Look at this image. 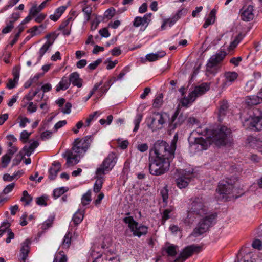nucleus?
<instances>
[{"label": "nucleus", "mask_w": 262, "mask_h": 262, "mask_svg": "<svg viewBox=\"0 0 262 262\" xmlns=\"http://www.w3.org/2000/svg\"><path fill=\"white\" fill-rule=\"evenodd\" d=\"M212 137H206L207 140L202 137H196L195 142L197 148L201 150L207 149L210 144L211 140L221 145L230 144L232 140L230 129L225 126H221L213 130L212 132Z\"/></svg>", "instance_id": "f257e3e1"}, {"label": "nucleus", "mask_w": 262, "mask_h": 262, "mask_svg": "<svg viewBox=\"0 0 262 262\" xmlns=\"http://www.w3.org/2000/svg\"><path fill=\"white\" fill-rule=\"evenodd\" d=\"M93 140V136L91 135L85 136L81 139L77 138L75 140L72 150H68L62 154V157L66 158L67 167L73 166L79 162L78 157L86 152Z\"/></svg>", "instance_id": "f03ea898"}, {"label": "nucleus", "mask_w": 262, "mask_h": 262, "mask_svg": "<svg viewBox=\"0 0 262 262\" xmlns=\"http://www.w3.org/2000/svg\"><path fill=\"white\" fill-rule=\"evenodd\" d=\"M205 204V199L202 196L195 197L192 199L190 210L184 221L185 224L190 226L197 217L207 213V209Z\"/></svg>", "instance_id": "7ed1b4c3"}, {"label": "nucleus", "mask_w": 262, "mask_h": 262, "mask_svg": "<svg viewBox=\"0 0 262 262\" xmlns=\"http://www.w3.org/2000/svg\"><path fill=\"white\" fill-rule=\"evenodd\" d=\"M176 149V141L174 139L172 141L170 146L165 141H157L154 144L153 148L150 150L149 156L173 159Z\"/></svg>", "instance_id": "20e7f679"}, {"label": "nucleus", "mask_w": 262, "mask_h": 262, "mask_svg": "<svg viewBox=\"0 0 262 262\" xmlns=\"http://www.w3.org/2000/svg\"><path fill=\"white\" fill-rule=\"evenodd\" d=\"M171 159L160 158L149 156V170L150 173L154 176L164 174L169 169Z\"/></svg>", "instance_id": "39448f33"}, {"label": "nucleus", "mask_w": 262, "mask_h": 262, "mask_svg": "<svg viewBox=\"0 0 262 262\" xmlns=\"http://www.w3.org/2000/svg\"><path fill=\"white\" fill-rule=\"evenodd\" d=\"M243 126L246 129L262 130V108L254 110L253 115L248 118H242Z\"/></svg>", "instance_id": "423d86ee"}, {"label": "nucleus", "mask_w": 262, "mask_h": 262, "mask_svg": "<svg viewBox=\"0 0 262 262\" xmlns=\"http://www.w3.org/2000/svg\"><path fill=\"white\" fill-rule=\"evenodd\" d=\"M237 181L236 177H233V179L227 178L226 180H222L219 182L217 191L221 199H227V195L233 193Z\"/></svg>", "instance_id": "0eeeda50"}, {"label": "nucleus", "mask_w": 262, "mask_h": 262, "mask_svg": "<svg viewBox=\"0 0 262 262\" xmlns=\"http://www.w3.org/2000/svg\"><path fill=\"white\" fill-rule=\"evenodd\" d=\"M214 219L215 216L213 215L206 216L203 218L193 229L191 236L197 237L205 233L212 224Z\"/></svg>", "instance_id": "6e6552de"}, {"label": "nucleus", "mask_w": 262, "mask_h": 262, "mask_svg": "<svg viewBox=\"0 0 262 262\" xmlns=\"http://www.w3.org/2000/svg\"><path fill=\"white\" fill-rule=\"evenodd\" d=\"M123 221L128 224L129 228L134 236L141 237L142 235H146L147 233L148 228L146 226L139 225L135 221L132 216L125 217Z\"/></svg>", "instance_id": "1a4fd4ad"}, {"label": "nucleus", "mask_w": 262, "mask_h": 262, "mask_svg": "<svg viewBox=\"0 0 262 262\" xmlns=\"http://www.w3.org/2000/svg\"><path fill=\"white\" fill-rule=\"evenodd\" d=\"M116 163L115 154L110 153L104 160L102 163L99 166L96 171L97 176H104L108 173L115 166Z\"/></svg>", "instance_id": "9d476101"}, {"label": "nucleus", "mask_w": 262, "mask_h": 262, "mask_svg": "<svg viewBox=\"0 0 262 262\" xmlns=\"http://www.w3.org/2000/svg\"><path fill=\"white\" fill-rule=\"evenodd\" d=\"M169 118V115L164 112H154L151 117V123L149 127L153 130L161 129Z\"/></svg>", "instance_id": "9b49d317"}, {"label": "nucleus", "mask_w": 262, "mask_h": 262, "mask_svg": "<svg viewBox=\"0 0 262 262\" xmlns=\"http://www.w3.org/2000/svg\"><path fill=\"white\" fill-rule=\"evenodd\" d=\"M194 177L193 170H183L180 176L176 179L177 186L180 189L186 188L189 183L191 179Z\"/></svg>", "instance_id": "f8f14e48"}, {"label": "nucleus", "mask_w": 262, "mask_h": 262, "mask_svg": "<svg viewBox=\"0 0 262 262\" xmlns=\"http://www.w3.org/2000/svg\"><path fill=\"white\" fill-rule=\"evenodd\" d=\"M226 55V54L224 51H220L212 55L207 62L206 66L207 71L212 73L211 69L221 62L224 59Z\"/></svg>", "instance_id": "ddd939ff"}, {"label": "nucleus", "mask_w": 262, "mask_h": 262, "mask_svg": "<svg viewBox=\"0 0 262 262\" xmlns=\"http://www.w3.org/2000/svg\"><path fill=\"white\" fill-rule=\"evenodd\" d=\"M210 89V83L207 82H204L198 86H196L194 89L191 93V95L195 97V99L198 97H199L204 94H205L207 91H208Z\"/></svg>", "instance_id": "4468645a"}, {"label": "nucleus", "mask_w": 262, "mask_h": 262, "mask_svg": "<svg viewBox=\"0 0 262 262\" xmlns=\"http://www.w3.org/2000/svg\"><path fill=\"white\" fill-rule=\"evenodd\" d=\"M180 111L178 108L169 121V123L173 125V127L176 128L177 126L181 124L186 119V116L182 114H179Z\"/></svg>", "instance_id": "2eb2a0df"}, {"label": "nucleus", "mask_w": 262, "mask_h": 262, "mask_svg": "<svg viewBox=\"0 0 262 262\" xmlns=\"http://www.w3.org/2000/svg\"><path fill=\"white\" fill-rule=\"evenodd\" d=\"M238 74L235 72H226L224 73L225 81L223 82L222 87L223 89L230 86L237 78Z\"/></svg>", "instance_id": "dca6fc26"}, {"label": "nucleus", "mask_w": 262, "mask_h": 262, "mask_svg": "<svg viewBox=\"0 0 262 262\" xmlns=\"http://www.w3.org/2000/svg\"><path fill=\"white\" fill-rule=\"evenodd\" d=\"M52 34H50L47 35L46 38L48 39L46 43L42 46L38 52V61L40 60L41 57L46 53V52L49 50L50 47L53 44L56 37H54L53 39H49L51 37Z\"/></svg>", "instance_id": "f3484780"}, {"label": "nucleus", "mask_w": 262, "mask_h": 262, "mask_svg": "<svg viewBox=\"0 0 262 262\" xmlns=\"http://www.w3.org/2000/svg\"><path fill=\"white\" fill-rule=\"evenodd\" d=\"M151 13L145 14L143 17L137 16L135 18L133 22V26L135 27L144 26L148 24L150 21Z\"/></svg>", "instance_id": "a211bd4d"}, {"label": "nucleus", "mask_w": 262, "mask_h": 262, "mask_svg": "<svg viewBox=\"0 0 262 262\" xmlns=\"http://www.w3.org/2000/svg\"><path fill=\"white\" fill-rule=\"evenodd\" d=\"M241 19L245 21H249L253 18V7L248 6L247 8L244 9L241 14Z\"/></svg>", "instance_id": "6ab92c4d"}, {"label": "nucleus", "mask_w": 262, "mask_h": 262, "mask_svg": "<svg viewBox=\"0 0 262 262\" xmlns=\"http://www.w3.org/2000/svg\"><path fill=\"white\" fill-rule=\"evenodd\" d=\"M52 165L54 167H51L49 169V178L51 180H53L56 178L58 172L61 170V163L59 162H54Z\"/></svg>", "instance_id": "aec40b11"}, {"label": "nucleus", "mask_w": 262, "mask_h": 262, "mask_svg": "<svg viewBox=\"0 0 262 262\" xmlns=\"http://www.w3.org/2000/svg\"><path fill=\"white\" fill-rule=\"evenodd\" d=\"M30 241L27 239L22 243L21 248L20 249V256L21 262H25L29 252V245Z\"/></svg>", "instance_id": "412c9836"}, {"label": "nucleus", "mask_w": 262, "mask_h": 262, "mask_svg": "<svg viewBox=\"0 0 262 262\" xmlns=\"http://www.w3.org/2000/svg\"><path fill=\"white\" fill-rule=\"evenodd\" d=\"M69 79L73 86L81 88L82 85V80L79 77V74L77 72L71 73L69 75Z\"/></svg>", "instance_id": "4be33fe9"}, {"label": "nucleus", "mask_w": 262, "mask_h": 262, "mask_svg": "<svg viewBox=\"0 0 262 262\" xmlns=\"http://www.w3.org/2000/svg\"><path fill=\"white\" fill-rule=\"evenodd\" d=\"M39 142L37 141H33L30 143L29 146L25 145L22 149L24 155L30 156L35 150L39 146Z\"/></svg>", "instance_id": "5701e85b"}, {"label": "nucleus", "mask_w": 262, "mask_h": 262, "mask_svg": "<svg viewBox=\"0 0 262 262\" xmlns=\"http://www.w3.org/2000/svg\"><path fill=\"white\" fill-rule=\"evenodd\" d=\"M245 102L248 105H257L262 103V97L258 94L256 96H250L247 97Z\"/></svg>", "instance_id": "b1692460"}, {"label": "nucleus", "mask_w": 262, "mask_h": 262, "mask_svg": "<svg viewBox=\"0 0 262 262\" xmlns=\"http://www.w3.org/2000/svg\"><path fill=\"white\" fill-rule=\"evenodd\" d=\"M166 53L164 51H158L155 53H149L146 55V57L147 60L150 62L159 60L164 57Z\"/></svg>", "instance_id": "393cba45"}, {"label": "nucleus", "mask_w": 262, "mask_h": 262, "mask_svg": "<svg viewBox=\"0 0 262 262\" xmlns=\"http://www.w3.org/2000/svg\"><path fill=\"white\" fill-rule=\"evenodd\" d=\"M70 85V82L68 78L63 77L58 84L56 86V91L59 92L60 90H66L69 88Z\"/></svg>", "instance_id": "a878e982"}, {"label": "nucleus", "mask_w": 262, "mask_h": 262, "mask_svg": "<svg viewBox=\"0 0 262 262\" xmlns=\"http://www.w3.org/2000/svg\"><path fill=\"white\" fill-rule=\"evenodd\" d=\"M183 10H180L171 18L165 19V21L170 27L172 26L181 17Z\"/></svg>", "instance_id": "bb28decb"}, {"label": "nucleus", "mask_w": 262, "mask_h": 262, "mask_svg": "<svg viewBox=\"0 0 262 262\" xmlns=\"http://www.w3.org/2000/svg\"><path fill=\"white\" fill-rule=\"evenodd\" d=\"M195 99V97L190 93L187 97H184L181 100V103L183 106L188 107Z\"/></svg>", "instance_id": "cd10ccee"}, {"label": "nucleus", "mask_w": 262, "mask_h": 262, "mask_svg": "<svg viewBox=\"0 0 262 262\" xmlns=\"http://www.w3.org/2000/svg\"><path fill=\"white\" fill-rule=\"evenodd\" d=\"M228 110V105L227 101H223L220 105L219 111V119L220 121L222 120V118L224 117Z\"/></svg>", "instance_id": "c85d7f7f"}, {"label": "nucleus", "mask_w": 262, "mask_h": 262, "mask_svg": "<svg viewBox=\"0 0 262 262\" xmlns=\"http://www.w3.org/2000/svg\"><path fill=\"white\" fill-rule=\"evenodd\" d=\"M84 216V210H78L75 213L73 216V221L75 225L80 224L83 220Z\"/></svg>", "instance_id": "c756f323"}, {"label": "nucleus", "mask_w": 262, "mask_h": 262, "mask_svg": "<svg viewBox=\"0 0 262 262\" xmlns=\"http://www.w3.org/2000/svg\"><path fill=\"white\" fill-rule=\"evenodd\" d=\"M178 246L174 245H169L164 248V250L169 256H174L177 254Z\"/></svg>", "instance_id": "7c9ffc66"}, {"label": "nucleus", "mask_w": 262, "mask_h": 262, "mask_svg": "<svg viewBox=\"0 0 262 262\" xmlns=\"http://www.w3.org/2000/svg\"><path fill=\"white\" fill-rule=\"evenodd\" d=\"M97 179L94 184V191L97 193L99 192L102 186L103 183V176H97Z\"/></svg>", "instance_id": "2f4dec72"}, {"label": "nucleus", "mask_w": 262, "mask_h": 262, "mask_svg": "<svg viewBox=\"0 0 262 262\" xmlns=\"http://www.w3.org/2000/svg\"><path fill=\"white\" fill-rule=\"evenodd\" d=\"M116 81V79L115 77H112L108 81H107L104 86L101 87L100 88V91L101 93V95L105 93L109 89V88L113 85L114 82Z\"/></svg>", "instance_id": "473e14b6"}, {"label": "nucleus", "mask_w": 262, "mask_h": 262, "mask_svg": "<svg viewBox=\"0 0 262 262\" xmlns=\"http://www.w3.org/2000/svg\"><path fill=\"white\" fill-rule=\"evenodd\" d=\"M93 16H95V18L92 20L91 23V30L94 31L97 28L99 24L101 21L102 19L101 16H98L94 14H93Z\"/></svg>", "instance_id": "72a5a7b5"}, {"label": "nucleus", "mask_w": 262, "mask_h": 262, "mask_svg": "<svg viewBox=\"0 0 262 262\" xmlns=\"http://www.w3.org/2000/svg\"><path fill=\"white\" fill-rule=\"evenodd\" d=\"M210 130H208L206 127H199L195 130L192 132V135H203L206 136L209 134Z\"/></svg>", "instance_id": "f704fd0d"}, {"label": "nucleus", "mask_w": 262, "mask_h": 262, "mask_svg": "<svg viewBox=\"0 0 262 262\" xmlns=\"http://www.w3.org/2000/svg\"><path fill=\"white\" fill-rule=\"evenodd\" d=\"M91 200V191L89 190L82 195L81 198V204L83 206H85L89 204Z\"/></svg>", "instance_id": "c9c22d12"}, {"label": "nucleus", "mask_w": 262, "mask_h": 262, "mask_svg": "<svg viewBox=\"0 0 262 262\" xmlns=\"http://www.w3.org/2000/svg\"><path fill=\"white\" fill-rule=\"evenodd\" d=\"M54 220V216H50L46 221H45L41 225V228L43 230H46L51 227L52 225Z\"/></svg>", "instance_id": "e433bc0d"}, {"label": "nucleus", "mask_w": 262, "mask_h": 262, "mask_svg": "<svg viewBox=\"0 0 262 262\" xmlns=\"http://www.w3.org/2000/svg\"><path fill=\"white\" fill-rule=\"evenodd\" d=\"M32 197L29 195L26 190H24L23 192V196L21 197L20 200L21 201L25 203V205H29L32 202Z\"/></svg>", "instance_id": "4c0bfd02"}, {"label": "nucleus", "mask_w": 262, "mask_h": 262, "mask_svg": "<svg viewBox=\"0 0 262 262\" xmlns=\"http://www.w3.org/2000/svg\"><path fill=\"white\" fill-rule=\"evenodd\" d=\"M82 12L84 13L86 21H89L92 13V8L90 6H86L82 8Z\"/></svg>", "instance_id": "58836bf2"}, {"label": "nucleus", "mask_w": 262, "mask_h": 262, "mask_svg": "<svg viewBox=\"0 0 262 262\" xmlns=\"http://www.w3.org/2000/svg\"><path fill=\"white\" fill-rule=\"evenodd\" d=\"M71 237L72 235L70 232H68L65 235L63 241L62 243V246L63 248H68L70 247L71 242Z\"/></svg>", "instance_id": "ea45409f"}, {"label": "nucleus", "mask_w": 262, "mask_h": 262, "mask_svg": "<svg viewBox=\"0 0 262 262\" xmlns=\"http://www.w3.org/2000/svg\"><path fill=\"white\" fill-rule=\"evenodd\" d=\"M243 36L242 34H239L234 39L233 41H232L229 47V50H233L234 48L236 47L237 45L240 42L241 40L243 39Z\"/></svg>", "instance_id": "a19ab883"}, {"label": "nucleus", "mask_w": 262, "mask_h": 262, "mask_svg": "<svg viewBox=\"0 0 262 262\" xmlns=\"http://www.w3.org/2000/svg\"><path fill=\"white\" fill-rule=\"evenodd\" d=\"M68 190V188L64 187L56 188L54 190L53 195L55 198H59Z\"/></svg>", "instance_id": "79ce46f5"}, {"label": "nucleus", "mask_w": 262, "mask_h": 262, "mask_svg": "<svg viewBox=\"0 0 262 262\" xmlns=\"http://www.w3.org/2000/svg\"><path fill=\"white\" fill-rule=\"evenodd\" d=\"M160 194L162 198L163 202L166 204L168 198V190L167 187H164L161 189Z\"/></svg>", "instance_id": "37998d69"}, {"label": "nucleus", "mask_w": 262, "mask_h": 262, "mask_svg": "<svg viewBox=\"0 0 262 262\" xmlns=\"http://www.w3.org/2000/svg\"><path fill=\"white\" fill-rule=\"evenodd\" d=\"M162 94H160L154 99L153 107L155 108H159L162 104Z\"/></svg>", "instance_id": "c03bdc74"}, {"label": "nucleus", "mask_w": 262, "mask_h": 262, "mask_svg": "<svg viewBox=\"0 0 262 262\" xmlns=\"http://www.w3.org/2000/svg\"><path fill=\"white\" fill-rule=\"evenodd\" d=\"M11 157L8 154H5L2 157V163L3 167L6 168L7 167L9 162L11 161Z\"/></svg>", "instance_id": "a18cd8bd"}, {"label": "nucleus", "mask_w": 262, "mask_h": 262, "mask_svg": "<svg viewBox=\"0 0 262 262\" xmlns=\"http://www.w3.org/2000/svg\"><path fill=\"white\" fill-rule=\"evenodd\" d=\"M25 156V155H24V152L22 151H21L19 152V155H17L16 158L13 160L12 166H15L18 165L20 163L22 159Z\"/></svg>", "instance_id": "49530a36"}, {"label": "nucleus", "mask_w": 262, "mask_h": 262, "mask_svg": "<svg viewBox=\"0 0 262 262\" xmlns=\"http://www.w3.org/2000/svg\"><path fill=\"white\" fill-rule=\"evenodd\" d=\"M142 116L140 114H138L134 120L135 127L133 130L134 132H137L139 127L140 123L142 120Z\"/></svg>", "instance_id": "de8ad7c7"}, {"label": "nucleus", "mask_w": 262, "mask_h": 262, "mask_svg": "<svg viewBox=\"0 0 262 262\" xmlns=\"http://www.w3.org/2000/svg\"><path fill=\"white\" fill-rule=\"evenodd\" d=\"M14 28V24L12 22L9 21L6 26L3 28L2 31L3 34H7L10 32Z\"/></svg>", "instance_id": "09e8293b"}, {"label": "nucleus", "mask_w": 262, "mask_h": 262, "mask_svg": "<svg viewBox=\"0 0 262 262\" xmlns=\"http://www.w3.org/2000/svg\"><path fill=\"white\" fill-rule=\"evenodd\" d=\"M28 33H30L31 34V37L34 36L37 34H40L41 32V30H39V27L36 26H34L30 29L27 31Z\"/></svg>", "instance_id": "8fccbe9b"}, {"label": "nucleus", "mask_w": 262, "mask_h": 262, "mask_svg": "<svg viewBox=\"0 0 262 262\" xmlns=\"http://www.w3.org/2000/svg\"><path fill=\"white\" fill-rule=\"evenodd\" d=\"M10 227V223L8 222H4L0 226V237L6 233L7 228Z\"/></svg>", "instance_id": "3c124183"}, {"label": "nucleus", "mask_w": 262, "mask_h": 262, "mask_svg": "<svg viewBox=\"0 0 262 262\" xmlns=\"http://www.w3.org/2000/svg\"><path fill=\"white\" fill-rule=\"evenodd\" d=\"M31 134V133H28L27 130H24L20 133V139L23 141V143H26Z\"/></svg>", "instance_id": "603ef678"}, {"label": "nucleus", "mask_w": 262, "mask_h": 262, "mask_svg": "<svg viewBox=\"0 0 262 262\" xmlns=\"http://www.w3.org/2000/svg\"><path fill=\"white\" fill-rule=\"evenodd\" d=\"M6 233H7L8 237H7L6 239V242L7 243H9L11 239H13L14 238V234L11 230L8 227L7 228Z\"/></svg>", "instance_id": "864d4df0"}, {"label": "nucleus", "mask_w": 262, "mask_h": 262, "mask_svg": "<svg viewBox=\"0 0 262 262\" xmlns=\"http://www.w3.org/2000/svg\"><path fill=\"white\" fill-rule=\"evenodd\" d=\"M115 15V9L114 8H110L105 11L104 17L106 18L110 19Z\"/></svg>", "instance_id": "5fc2aeb1"}, {"label": "nucleus", "mask_w": 262, "mask_h": 262, "mask_svg": "<svg viewBox=\"0 0 262 262\" xmlns=\"http://www.w3.org/2000/svg\"><path fill=\"white\" fill-rule=\"evenodd\" d=\"M98 114V112L96 111L94 112L93 114H90L88 118L86 119L85 122L86 125L85 126H89L91 122L94 119V117Z\"/></svg>", "instance_id": "6e6d98bb"}, {"label": "nucleus", "mask_w": 262, "mask_h": 262, "mask_svg": "<svg viewBox=\"0 0 262 262\" xmlns=\"http://www.w3.org/2000/svg\"><path fill=\"white\" fill-rule=\"evenodd\" d=\"M101 62H102V59L100 58H99V59H97L96 61H95L94 62L90 63L89 65L88 68L90 70H95L98 67V66L99 64H100Z\"/></svg>", "instance_id": "4d7b16f0"}, {"label": "nucleus", "mask_w": 262, "mask_h": 262, "mask_svg": "<svg viewBox=\"0 0 262 262\" xmlns=\"http://www.w3.org/2000/svg\"><path fill=\"white\" fill-rule=\"evenodd\" d=\"M252 246L255 249L261 250L262 249V242L259 239H256L253 242Z\"/></svg>", "instance_id": "13d9d810"}, {"label": "nucleus", "mask_w": 262, "mask_h": 262, "mask_svg": "<svg viewBox=\"0 0 262 262\" xmlns=\"http://www.w3.org/2000/svg\"><path fill=\"white\" fill-rule=\"evenodd\" d=\"M52 89V85L50 83H46L44 85H43L41 88V90L43 91V94L41 97V99H42L44 96V93L50 91Z\"/></svg>", "instance_id": "bf43d9fd"}, {"label": "nucleus", "mask_w": 262, "mask_h": 262, "mask_svg": "<svg viewBox=\"0 0 262 262\" xmlns=\"http://www.w3.org/2000/svg\"><path fill=\"white\" fill-rule=\"evenodd\" d=\"M15 186V183H11L6 186V187L3 190V193L5 194L9 193L11 192Z\"/></svg>", "instance_id": "052dcab7"}, {"label": "nucleus", "mask_w": 262, "mask_h": 262, "mask_svg": "<svg viewBox=\"0 0 262 262\" xmlns=\"http://www.w3.org/2000/svg\"><path fill=\"white\" fill-rule=\"evenodd\" d=\"M67 8V6H61L55 10V13L58 15V16L60 17Z\"/></svg>", "instance_id": "680f3d73"}, {"label": "nucleus", "mask_w": 262, "mask_h": 262, "mask_svg": "<svg viewBox=\"0 0 262 262\" xmlns=\"http://www.w3.org/2000/svg\"><path fill=\"white\" fill-rule=\"evenodd\" d=\"M20 69L18 67H15L13 69V75L14 76V80L18 81L19 77Z\"/></svg>", "instance_id": "e2e57ef3"}, {"label": "nucleus", "mask_w": 262, "mask_h": 262, "mask_svg": "<svg viewBox=\"0 0 262 262\" xmlns=\"http://www.w3.org/2000/svg\"><path fill=\"white\" fill-rule=\"evenodd\" d=\"M137 148L140 151L143 152L148 150V146L147 143L140 144L137 145Z\"/></svg>", "instance_id": "0e129e2a"}, {"label": "nucleus", "mask_w": 262, "mask_h": 262, "mask_svg": "<svg viewBox=\"0 0 262 262\" xmlns=\"http://www.w3.org/2000/svg\"><path fill=\"white\" fill-rule=\"evenodd\" d=\"M99 33L102 37L105 38H107L110 35L108 30L106 28H104L102 29H100L99 31Z\"/></svg>", "instance_id": "69168bd1"}, {"label": "nucleus", "mask_w": 262, "mask_h": 262, "mask_svg": "<svg viewBox=\"0 0 262 262\" xmlns=\"http://www.w3.org/2000/svg\"><path fill=\"white\" fill-rule=\"evenodd\" d=\"M52 132H51V131H45V132H43L41 134L40 138H41V139L42 140H45L48 139L50 138H51V136H52Z\"/></svg>", "instance_id": "338daca9"}, {"label": "nucleus", "mask_w": 262, "mask_h": 262, "mask_svg": "<svg viewBox=\"0 0 262 262\" xmlns=\"http://www.w3.org/2000/svg\"><path fill=\"white\" fill-rule=\"evenodd\" d=\"M255 82L253 80L249 81L245 85V90L247 91H251L255 86Z\"/></svg>", "instance_id": "774afa93"}]
</instances>
